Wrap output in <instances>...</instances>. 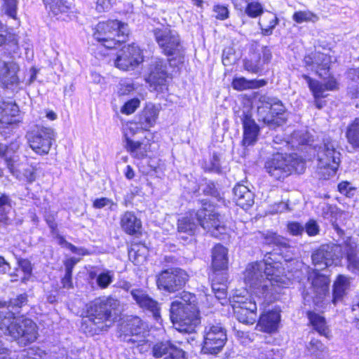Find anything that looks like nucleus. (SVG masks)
Segmentation results:
<instances>
[{
    "mask_svg": "<svg viewBox=\"0 0 359 359\" xmlns=\"http://www.w3.org/2000/svg\"><path fill=\"white\" fill-rule=\"evenodd\" d=\"M153 34L162 53L170 57L168 61L171 66H177L184 62L185 49L176 30L171 29L170 26L163 27L155 28Z\"/></svg>",
    "mask_w": 359,
    "mask_h": 359,
    "instance_id": "4",
    "label": "nucleus"
},
{
    "mask_svg": "<svg viewBox=\"0 0 359 359\" xmlns=\"http://www.w3.org/2000/svg\"><path fill=\"white\" fill-rule=\"evenodd\" d=\"M280 320V315L276 311H271L259 317L257 329L266 333H273L277 331Z\"/></svg>",
    "mask_w": 359,
    "mask_h": 359,
    "instance_id": "23",
    "label": "nucleus"
},
{
    "mask_svg": "<svg viewBox=\"0 0 359 359\" xmlns=\"http://www.w3.org/2000/svg\"><path fill=\"white\" fill-rule=\"evenodd\" d=\"M306 351L309 354L316 358H323L327 353V347L319 339L313 338L306 346Z\"/></svg>",
    "mask_w": 359,
    "mask_h": 359,
    "instance_id": "38",
    "label": "nucleus"
},
{
    "mask_svg": "<svg viewBox=\"0 0 359 359\" xmlns=\"http://www.w3.org/2000/svg\"><path fill=\"white\" fill-rule=\"evenodd\" d=\"M337 81L334 79H330L325 84H322L320 83V86L322 87V89L320 90V95H314V97H327V93H326L328 90H332L337 88Z\"/></svg>",
    "mask_w": 359,
    "mask_h": 359,
    "instance_id": "53",
    "label": "nucleus"
},
{
    "mask_svg": "<svg viewBox=\"0 0 359 359\" xmlns=\"http://www.w3.org/2000/svg\"><path fill=\"white\" fill-rule=\"evenodd\" d=\"M233 309L237 320L244 324L252 325L257 318L255 301L244 297H234Z\"/></svg>",
    "mask_w": 359,
    "mask_h": 359,
    "instance_id": "14",
    "label": "nucleus"
},
{
    "mask_svg": "<svg viewBox=\"0 0 359 359\" xmlns=\"http://www.w3.org/2000/svg\"><path fill=\"white\" fill-rule=\"evenodd\" d=\"M227 341L226 330L220 322L208 323L204 331L202 350L205 353L217 354Z\"/></svg>",
    "mask_w": 359,
    "mask_h": 359,
    "instance_id": "11",
    "label": "nucleus"
},
{
    "mask_svg": "<svg viewBox=\"0 0 359 359\" xmlns=\"http://www.w3.org/2000/svg\"><path fill=\"white\" fill-rule=\"evenodd\" d=\"M347 142L355 149H359V118H355L346 128Z\"/></svg>",
    "mask_w": 359,
    "mask_h": 359,
    "instance_id": "34",
    "label": "nucleus"
},
{
    "mask_svg": "<svg viewBox=\"0 0 359 359\" xmlns=\"http://www.w3.org/2000/svg\"><path fill=\"white\" fill-rule=\"evenodd\" d=\"M302 77L305 79L308 86L311 90L313 95H319L320 90L322 89V87L320 86V83L318 81L313 80L310 76L303 74Z\"/></svg>",
    "mask_w": 359,
    "mask_h": 359,
    "instance_id": "59",
    "label": "nucleus"
},
{
    "mask_svg": "<svg viewBox=\"0 0 359 359\" xmlns=\"http://www.w3.org/2000/svg\"><path fill=\"white\" fill-rule=\"evenodd\" d=\"M44 352L38 347H30L21 352L22 359H43Z\"/></svg>",
    "mask_w": 359,
    "mask_h": 359,
    "instance_id": "48",
    "label": "nucleus"
},
{
    "mask_svg": "<svg viewBox=\"0 0 359 359\" xmlns=\"http://www.w3.org/2000/svg\"><path fill=\"white\" fill-rule=\"evenodd\" d=\"M214 12L216 13V18L224 20L229 17V10L224 6L216 5L213 8Z\"/></svg>",
    "mask_w": 359,
    "mask_h": 359,
    "instance_id": "63",
    "label": "nucleus"
},
{
    "mask_svg": "<svg viewBox=\"0 0 359 359\" xmlns=\"http://www.w3.org/2000/svg\"><path fill=\"white\" fill-rule=\"evenodd\" d=\"M163 359H187V358L186 352L175 345Z\"/></svg>",
    "mask_w": 359,
    "mask_h": 359,
    "instance_id": "58",
    "label": "nucleus"
},
{
    "mask_svg": "<svg viewBox=\"0 0 359 359\" xmlns=\"http://www.w3.org/2000/svg\"><path fill=\"white\" fill-rule=\"evenodd\" d=\"M127 332L133 333H146L144 323L139 317H133L127 324Z\"/></svg>",
    "mask_w": 359,
    "mask_h": 359,
    "instance_id": "47",
    "label": "nucleus"
},
{
    "mask_svg": "<svg viewBox=\"0 0 359 359\" xmlns=\"http://www.w3.org/2000/svg\"><path fill=\"white\" fill-rule=\"evenodd\" d=\"M266 359H282L283 352L282 350L278 348H272L266 353Z\"/></svg>",
    "mask_w": 359,
    "mask_h": 359,
    "instance_id": "64",
    "label": "nucleus"
},
{
    "mask_svg": "<svg viewBox=\"0 0 359 359\" xmlns=\"http://www.w3.org/2000/svg\"><path fill=\"white\" fill-rule=\"evenodd\" d=\"M108 205L109 206V209L111 210H114V207H116L117 205L112 200L104 197L97 198L93 202V207L97 209H100Z\"/></svg>",
    "mask_w": 359,
    "mask_h": 359,
    "instance_id": "54",
    "label": "nucleus"
},
{
    "mask_svg": "<svg viewBox=\"0 0 359 359\" xmlns=\"http://www.w3.org/2000/svg\"><path fill=\"white\" fill-rule=\"evenodd\" d=\"M265 242L267 244H273L279 248L285 249L290 248L289 241L287 238L277 235L275 233H271L267 234L265 237Z\"/></svg>",
    "mask_w": 359,
    "mask_h": 359,
    "instance_id": "45",
    "label": "nucleus"
},
{
    "mask_svg": "<svg viewBox=\"0 0 359 359\" xmlns=\"http://www.w3.org/2000/svg\"><path fill=\"white\" fill-rule=\"evenodd\" d=\"M94 29L95 39L109 49L124 42L129 34L128 25L116 20L100 22Z\"/></svg>",
    "mask_w": 359,
    "mask_h": 359,
    "instance_id": "6",
    "label": "nucleus"
},
{
    "mask_svg": "<svg viewBox=\"0 0 359 359\" xmlns=\"http://www.w3.org/2000/svg\"><path fill=\"white\" fill-rule=\"evenodd\" d=\"M244 69L249 72L257 74L262 70L261 56L254 55L250 59L244 60Z\"/></svg>",
    "mask_w": 359,
    "mask_h": 359,
    "instance_id": "42",
    "label": "nucleus"
},
{
    "mask_svg": "<svg viewBox=\"0 0 359 359\" xmlns=\"http://www.w3.org/2000/svg\"><path fill=\"white\" fill-rule=\"evenodd\" d=\"M121 226L126 233L135 235L140 231L142 222L133 212L127 211L121 217Z\"/></svg>",
    "mask_w": 359,
    "mask_h": 359,
    "instance_id": "29",
    "label": "nucleus"
},
{
    "mask_svg": "<svg viewBox=\"0 0 359 359\" xmlns=\"http://www.w3.org/2000/svg\"><path fill=\"white\" fill-rule=\"evenodd\" d=\"M304 227V231H306L309 236H314L319 233V226L315 220H309Z\"/></svg>",
    "mask_w": 359,
    "mask_h": 359,
    "instance_id": "60",
    "label": "nucleus"
},
{
    "mask_svg": "<svg viewBox=\"0 0 359 359\" xmlns=\"http://www.w3.org/2000/svg\"><path fill=\"white\" fill-rule=\"evenodd\" d=\"M18 106L12 101L0 102V121L11 124L14 122L13 118L18 115Z\"/></svg>",
    "mask_w": 359,
    "mask_h": 359,
    "instance_id": "31",
    "label": "nucleus"
},
{
    "mask_svg": "<svg viewBox=\"0 0 359 359\" xmlns=\"http://www.w3.org/2000/svg\"><path fill=\"white\" fill-rule=\"evenodd\" d=\"M119 305V301L112 297L93 302L88 308L84 323L94 333L107 330L116 318Z\"/></svg>",
    "mask_w": 359,
    "mask_h": 359,
    "instance_id": "3",
    "label": "nucleus"
},
{
    "mask_svg": "<svg viewBox=\"0 0 359 359\" xmlns=\"http://www.w3.org/2000/svg\"><path fill=\"white\" fill-rule=\"evenodd\" d=\"M187 272L178 267L161 271L156 276L157 287L168 293H175L182 290L189 280Z\"/></svg>",
    "mask_w": 359,
    "mask_h": 359,
    "instance_id": "10",
    "label": "nucleus"
},
{
    "mask_svg": "<svg viewBox=\"0 0 359 359\" xmlns=\"http://www.w3.org/2000/svg\"><path fill=\"white\" fill-rule=\"evenodd\" d=\"M15 315L14 311L7 308L0 311V330L4 334L16 337L20 334V332L13 330L15 319L19 316Z\"/></svg>",
    "mask_w": 359,
    "mask_h": 359,
    "instance_id": "25",
    "label": "nucleus"
},
{
    "mask_svg": "<svg viewBox=\"0 0 359 359\" xmlns=\"http://www.w3.org/2000/svg\"><path fill=\"white\" fill-rule=\"evenodd\" d=\"M351 313L354 318L355 326L359 330V294L354 297L352 302Z\"/></svg>",
    "mask_w": 359,
    "mask_h": 359,
    "instance_id": "62",
    "label": "nucleus"
},
{
    "mask_svg": "<svg viewBox=\"0 0 359 359\" xmlns=\"http://www.w3.org/2000/svg\"><path fill=\"white\" fill-rule=\"evenodd\" d=\"M113 280V273L111 271L101 273L97 278V285L102 288H107Z\"/></svg>",
    "mask_w": 359,
    "mask_h": 359,
    "instance_id": "49",
    "label": "nucleus"
},
{
    "mask_svg": "<svg viewBox=\"0 0 359 359\" xmlns=\"http://www.w3.org/2000/svg\"><path fill=\"white\" fill-rule=\"evenodd\" d=\"M334 247L329 245H323L312 255L313 264L316 267V270H322L332 266L337 256L336 255Z\"/></svg>",
    "mask_w": 359,
    "mask_h": 359,
    "instance_id": "18",
    "label": "nucleus"
},
{
    "mask_svg": "<svg viewBox=\"0 0 359 359\" xmlns=\"http://www.w3.org/2000/svg\"><path fill=\"white\" fill-rule=\"evenodd\" d=\"M304 62L306 67H312V69L316 65V71L320 76H323V74L326 75L330 69L329 58L326 55L320 53L305 56Z\"/></svg>",
    "mask_w": 359,
    "mask_h": 359,
    "instance_id": "24",
    "label": "nucleus"
},
{
    "mask_svg": "<svg viewBox=\"0 0 359 359\" xmlns=\"http://www.w3.org/2000/svg\"><path fill=\"white\" fill-rule=\"evenodd\" d=\"M351 286V278L344 275H339L333 285L332 302L336 304L345 297Z\"/></svg>",
    "mask_w": 359,
    "mask_h": 359,
    "instance_id": "26",
    "label": "nucleus"
},
{
    "mask_svg": "<svg viewBox=\"0 0 359 359\" xmlns=\"http://www.w3.org/2000/svg\"><path fill=\"white\" fill-rule=\"evenodd\" d=\"M348 269L353 273L359 272V248L354 243H346Z\"/></svg>",
    "mask_w": 359,
    "mask_h": 359,
    "instance_id": "33",
    "label": "nucleus"
},
{
    "mask_svg": "<svg viewBox=\"0 0 359 359\" xmlns=\"http://www.w3.org/2000/svg\"><path fill=\"white\" fill-rule=\"evenodd\" d=\"M315 269L309 276L312 290L316 298L322 299L329 292L330 280L328 276L320 274Z\"/></svg>",
    "mask_w": 359,
    "mask_h": 359,
    "instance_id": "20",
    "label": "nucleus"
},
{
    "mask_svg": "<svg viewBox=\"0 0 359 359\" xmlns=\"http://www.w3.org/2000/svg\"><path fill=\"white\" fill-rule=\"evenodd\" d=\"M278 22V19L276 15L272 13H266L259 21L262 34L265 36L271 35Z\"/></svg>",
    "mask_w": 359,
    "mask_h": 359,
    "instance_id": "36",
    "label": "nucleus"
},
{
    "mask_svg": "<svg viewBox=\"0 0 359 359\" xmlns=\"http://www.w3.org/2000/svg\"><path fill=\"white\" fill-rule=\"evenodd\" d=\"M175 345L170 341H158L153 345L151 354L155 358H161L168 355Z\"/></svg>",
    "mask_w": 359,
    "mask_h": 359,
    "instance_id": "39",
    "label": "nucleus"
},
{
    "mask_svg": "<svg viewBox=\"0 0 359 359\" xmlns=\"http://www.w3.org/2000/svg\"><path fill=\"white\" fill-rule=\"evenodd\" d=\"M3 45L9 52L15 51L18 48V43L15 37L6 32H0V46Z\"/></svg>",
    "mask_w": 359,
    "mask_h": 359,
    "instance_id": "44",
    "label": "nucleus"
},
{
    "mask_svg": "<svg viewBox=\"0 0 359 359\" xmlns=\"http://www.w3.org/2000/svg\"><path fill=\"white\" fill-rule=\"evenodd\" d=\"M307 316L309 319L311 324L313 325L314 329L320 334L325 337H327L329 333L327 327L326 325L325 319L320 315L312 311L307 313Z\"/></svg>",
    "mask_w": 359,
    "mask_h": 359,
    "instance_id": "37",
    "label": "nucleus"
},
{
    "mask_svg": "<svg viewBox=\"0 0 359 359\" xmlns=\"http://www.w3.org/2000/svg\"><path fill=\"white\" fill-rule=\"evenodd\" d=\"M158 115V109L154 104H147L138 116L137 123L141 129L148 130L154 126Z\"/></svg>",
    "mask_w": 359,
    "mask_h": 359,
    "instance_id": "27",
    "label": "nucleus"
},
{
    "mask_svg": "<svg viewBox=\"0 0 359 359\" xmlns=\"http://www.w3.org/2000/svg\"><path fill=\"white\" fill-rule=\"evenodd\" d=\"M50 11L57 15L59 13H66L69 8V5L67 0H51L49 3Z\"/></svg>",
    "mask_w": 359,
    "mask_h": 359,
    "instance_id": "46",
    "label": "nucleus"
},
{
    "mask_svg": "<svg viewBox=\"0 0 359 359\" xmlns=\"http://www.w3.org/2000/svg\"><path fill=\"white\" fill-rule=\"evenodd\" d=\"M180 299L181 301H178L180 304H186V306H196V296L191 292L183 291L180 293Z\"/></svg>",
    "mask_w": 359,
    "mask_h": 359,
    "instance_id": "55",
    "label": "nucleus"
},
{
    "mask_svg": "<svg viewBox=\"0 0 359 359\" xmlns=\"http://www.w3.org/2000/svg\"><path fill=\"white\" fill-rule=\"evenodd\" d=\"M292 20L299 24L303 22H316L319 20L317 15L310 11H299L294 13Z\"/></svg>",
    "mask_w": 359,
    "mask_h": 359,
    "instance_id": "41",
    "label": "nucleus"
},
{
    "mask_svg": "<svg viewBox=\"0 0 359 359\" xmlns=\"http://www.w3.org/2000/svg\"><path fill=\"white\" fill-rule=\"evenodd\" d=\"M18 65L13 62H3L0 65V82L7 88H11L19 82L17 72Z\"/></svg>",
    "mask_w": 359,
    "mask_h": 359,
    "instance_id": "21",
    "label": "nucleus"
},
{
    "mask_svg": "<svg viewBox=\"0 0 359 359\" xmlns=\"http://www.w3.org/2000/svg\"><path fill=\"white\" fill-rule=\"evenodd\" d=\"M11 210V200L5 194L0 195V222L6 223L8 220V213Z\"/></svg>",
    "mask_w": 359,
    "mask_h": 359,
    "instance_id": "43",
    "label": "nucleus"
},
{
    "mask_svg": "<svg viewBox=\"0 0 359 359\" xmlns=\"http://www.w3.org/2000/svg\"><path fill=\"white\" fill-rule=\"evenodd\" d=\"M228 266V250L220 244L212 250V266L215 271L224 270Z\"/></svg>",
    "mask_w": 359,
    "mask_h": 359,
    "instance_id": "28",
    "label": "nucleus"
},
{
    "mask_svg": "<svg viewBox=\"0 0 359 359\" xmlns=\"http://www.w3.org/2000/svg\"><path fill=\"white\" fill-rule=\"evenodd\" d=\"M130 294L136 304L142 309L150 311L154 318L158 320L160 318V308L158 303L153 299L143 290L135 289L132 290Z\"/></svg>",
    "mask_w": 359,
    "mask_h": 359,
    "instance_id": "19",
    "label": "nucleus"
},
{
    "mask_svg": "<svg viewBox=\"0 0 359 359\" xmlns=\"http://www.w3.org/2000/svg\"><path fill=\"white\" fill-rule=\"evenodd\" d=\"M341 154L336 141L325 138L317 151L318 170L324 179L334 176L340 163Z\"/></svg>",
    "mask_w": 359,
    "mask_h": 359,
    "instance_id": "7",
    "label": "nucleus"
},
{
    "mask_svg": "<svg viewBox=\"0 0 359 359\" xmlns=\"http://www.w3.org/2000/svg\"><path fill=\"white\" fill-rule=\"evenodd\" d=\"M212 290L217 299H225L226 297V285L224 284L212 283Z\"/></svg>",
    "mask_w": 359,
    "mask_h": 359,
    "instance_id": "56",
    "label": "nucleus"
},
{
    "mask_svg": "<svg viewBox=\"0 0 359 359\" xmlns=\"http://www.w3.org/2000/svg\"><path fill=\"white\" fill-rule=\"evenodd\" d=\"M278 267V262L273 264L268 259L249 264L244 273L245 282L259 297L272 294L277 292L276 287L283 283Z\"/></svg>",
    "mask_w": 359,
    "mask_h": 359,
    "instance_id": "1",
    "label": "nucleus"
},
{
    "mask_svg": "<svg viewBox=\"0 0 359 359\" xmlns=\"http://www.w3.org/2000/svg\"><path fill=\"white\" fill-rule=\"evenodd\" d=\"M285 107L277 97L261 95L257 100V114L259 122L270 129H276L285 123Z\"/></svg>",
    "mask_w": 359,
    "mask_h": 359,
    "instance_id": "5",
    "label": "nucleus"
},
{
    "mask_svg": "<svg viewBox=\"0 0 359 359\" xmlns=\"http://www.w3.org/2000/svg\"><path fill=\"white\" fill-rule=\"evenodd\" d=\"M201 203L202 208L190 211L178 219L177 231L179 233L194 235L201 226L212 236L217 237L224 230L222 217L206 200H203Z\"/></svg>",
    "mask_w": 359,
    "mask_h": 359,
    "instance_id": "2",
    "label": "nucleus"
},
{
    "mask_svg": "<svg viewBox=\"0 0 359 359\" xmlns=\"http://www.w3.org/2000/svg\"><path fill=\"white\" fill-rule=\"evenodd\" d=\"M170 319L181 332L191 333L200 323L196 306H186L175 301L170 306Z\"/></svg>",
    "mask_w": 359,
    "mask_h": 359,
    "instance_id": "9",
    "label": "nucleus"
},
{
    "mask_svg": "<svg viewBox=\"0 0 359 359\" xmlns=\"http://www.w3.org/2000/svg\"><path fill=\"white\" fill-rule=\"evenodd\" d=\"M138 125L137 123H131L127 125L124 132L126 142L128 141V140H133V137L141 129L140 126H139Z\"/></svg>",
    "mask_w": 359,
    "mask_h": 359,
    "instance_id": "61",
    "label": "nucleus"
},
{
    "mask_svg": "<svg viewBox=\"0 0 359 359\" xmlns=\"http://www.w3.org/2000/svg\"><path fill=\"white\" fill-rule=\"evenodd\" d=\"M287 231L292 236H298L304 232V227L297 222H289L287 225Z\"/></svg>",
    "mask_w": 359,
    "mask_h": 359,
    "instance_id": "52",
    "label": "nucleus"
},
{
    "mask_svg": "<svg viewBox=\"0 0 359 359\" xmlns=\"http://www.w3.org/2000/svg\"><path fill=\"white\" fill-rule=\"evenodd\" d=\"M245 13L251 18H256L263 13V7L258 2H250L245 7Z\"/></svg>",
    "mask_w": 359,
    "mask_h": 359,
    "instance_id": "50",
    "label": "nucleus"
},
{
    "mask_svg": "<svg viewBox=\"0 0 359 359\" xmlns=\"http://www.w3.org/2000/svg\"><path fill=\"white\" fill-rule=\"evenodd\" d=\"M13 328L19 332H22L18 337L11 336L13 339L18 340V343L22 345L26 346L37 339L36 325L24 316L16 318Z\"/></svg>",
    "mask_w": 359,
    "mask_h": 359,
    "instance_id": "16",
    "label": "nucleus"
},
{
    "mask_svg": "<svg viewBox=\"0 0 359 359\" xmlns=\"http://www.w3.org/2000/svg\"><path fill=\"white\" fill-rule=\"evenodd\" d=\"M5 302V301H4ZM28 302V296L26 293L20 294L18 295L16 297L11 299L8 303L6 302V306L4 307H6L11 311H14L15 314L18 313L20 312V309L26 306Z\"/></svg>",
    "mask_w": 359,
    "mask_h": 359,
    "instance_id": "40",
    "label": "nucleus"
},
{
    "mask_svg": "<svg viewBox=\"0 0 359 359\" xmlns=\"http://www.w3.org/2000/svg\"><path fill=\"white\" fill-rule=\"evenodd\" d=\"M338 190L341 194L351 198L355 195L356 189L350 182L345 181L339 184Z\"/></svg>",
    "mask_w": 359,
    "mask_h": 359,
    "instance_id": "51",
    "label": "nucleus"
},
{
    "mask_svg": "<svg viewBox=\"0 0 359 359\" xmlns=\"http://www.w3.org/2000/svg\"><path fill=\"white\" fill-rule=\"evenodd\" d=\"M168 78L166 63L161 59L152 62L150 66V73L147 81L154 90L163 93L168 90Z\"/></svg>",
    "mask_w": 359,
    "mask_h": 359,
    "instance_id": "15",
    "label": "nucleus"
},
{
    "mask_svg": "<svg viewBox=\"0 0 359 359\" xmlns=\"http://www.w3.org/2000/svg\"><path fill=\"white\" fill-rule=\"evenodd\" d=\"M143 62V56L140 48L135 45L123 46L118 53L114 62L115 66L123 71L133 70Z\"/></svg>",
    "mask_w": 359,
    "mask_h": 359,
    "instance_id": "13",
    "label": "nucleus"
},
{
    "mask_svg": "<svg viewBox=\"0 0 359 359\" xmlns=\"http://www.w3.org/2000/svg\"><path fill=\"white\" fill-rule=\"evenodd\" d=\"M55 136L53 128L36 126L27 133L26 138L29 147L36 154L43 156L49 153Z\"/></svg>",
    "mask_w": 359,
    "mask_h": 359,
    "instance_id": "12",
    "label": "nucleus"
},
{
    "mask_svg": "<svg viewBox=\"0 0 359 359\" xmlns=\"http://www.w3.org/2000/svg\"><path fill=\"white\" fill-rule=\"evenodd\" d=\"M233 199L242 208H248L254 204L255 195L242 183H238L233 189Z\"/></svg>",
    "mask_w": 359,
    "mask_h": 359,
    "instance_id": "22",
    "label": "nucleus"
},
{
    "mask_svg": "<svg viewBox=\"0 0 359 359\" xmlns=\"http://www.w3.org/2000/svg\"><path fill=\"white\" fill-rule=\"evenodd\" d=\"M126 148L133 156L139 159L144 158L147 155L148 144L140 141L128 140L126 141Z\"/></svg>",
    "mask_w": 359,
    "mask_h": 359,
    "instance_id": "35",
    "label": "nucleus"
},
{
    "mask_svg": "<svg viewBox=\"0 0 359 359\" xmlns=\"http://www.w3.org/2000/svg\"><path fill=\"white\" fill-rule=\"evenodd\" d=\"M266 84L264 79L261 80H248L244 77L235 78L232 81V87L237 90H245L248 89H255Z\"/></svg>",
    "mask_w": 359,
    "mask_h": 359,
    "instance_id": "32",
    "label": "nucleus"
},
{
    "mask_svg": "<svg viewBox=\"0 0 359 359\" xmlns=\"http://www.w3.org/2000/svg\"><path fill=\"white\" fill-rule=\"evenodd\" d=\"M146 333H133L127 332L121 334V337L123 341L131 344L133 346H136L140 352L147 351L150 348V343L146 339Z\"/></svg>",
    "mask_w": 359,
    "mask_h": 359,
    "instance_id": "30",
    "label": "nucleus"
},
{
    "mask_svg": "<svg viewBox=\"0 0 359 359\" xmlns=\"http://www.w3.org/2000/svg\"><path fill=\"white\" fill-rule=\"evenodd\" d=\"M243 128V145L248 147L254 144L258 140L259 134V126L252 118L250 109L243 110L238 112Z\"/></svg>",
    "mask_w": 359,
    "mask_h": 359,
    "instance_id": "17",
    "label": "nucleus"
},
{
    "mask_svg": "<svg viewBox=\"0 0 359 359\" xmlns=\"http://www.w3.org/2000/svg\"><path fill=\"white\" fill-rule=\"evenodd\" d=\"M140 105V100L137 98L132 99L127 102L121 108V112L126 114L133 113Z\"/></svg>",
    "mask_w": 359,
    "mask_h": 359,
    "instance_id": "57",
    "label": "nucleus"
},
{
    "mask_svg": "<svg viewBox=\"0 0 359 359\" xmlns=\"http://www.w3.org/2000/svg\"><path fill=\"white\" fill-rule=\"evenodd\" d=\"M266 171L276 180H281L294 171L302 173L305 170V162L293 156L276 154L265 163Z\"/></svg>",
    "mask_w": 359,
    "mask_h": 359,
    "instance_id": "8",
    "label": "nucleus"
}]
</instances>
